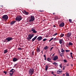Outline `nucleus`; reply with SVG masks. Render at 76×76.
Instances as JSON below:
<instances>
[{
    "label": "nucleus",
    "mask_w": 76,
    "mask_h": 76,
    "mask_svg": "<svg viewBox=\"0 0 76 76\" xmlns=\"http://www.w3.org/2000/svg\"><path fill=\"white\" fill-rule=\"evenodd\" d=\"M10 76H12V75H10Z\"/></svg>",
    "instance_id": "0e129e2a"
},
{
    "label": "nucleus",
    "mask_w": 76,
    "mask_h": 76,
    "mask_svg": "<svg viewBox=\"0 0 76 76\" xmlns=\"http://www.w3.org/2000/svg\"><path fill=\"white\" fill-rule=\"evenodd\" d=\"M58 56H55L53 58V60H54V61H55V60H57V59H58Z\"/></svg>",
    "instance_id": "f8f14e48"
},
{
    "label": "nucleus",
    "mask_w": 76,
    "mask_h": 76,
    "mask_svg": "<svg viewBox=\"0 0 76 76\" xmlns=\"http://www.w3.org/2000/svg\"><path fill=\"white\" fill-rule=\"evenodd\" d=\"M60 55V56H61V57H62V56H64V53H61Z\"/></svg>",
    "instance_id": "393cba45"
},
{
    "label": "nucleus",
    "mask_w": 76,
    "mask_h": 76,
    "mask_svg": "<svg viewBox=\"0 0 76 76\" xmlns=\"http://www.w3.org/2000/svg\"><path fill=\"white\" fill-rule=\"evenodd\" d=\"M71 66H73V65H71Z\"/></svg>",
    "instance_id": "bf43d9fd"
},
{
    "label": "nucleus",
    "mask_w": 76,
    "mask_h": 76,
    "mask_svg": "<svg viewBox=\"0 0 76 76\" xmlns=\"http://www.w3.org/2000/svg\"><path fill=\"white\" fill-rule=\"evenodd\" d=\"M16 64H15V65H14V67H15V66L16 67Z\"/></svg>",
    "instance_id": "09e8293b"
},
{
    "label": "nucleus",
    "mask_w": 76,
    "mask_h": 76,
    "mask_svg": "<svg viewBox=\"0 0 76 76\" xmlns=\"http://www.w3.org/2000/svg\"><path fill=\"white\" fill-rule=\"evenodd\" d=\"M53 64H54L55 65V66H58V64L57 63H56V62H54L53 63Z\"/></svg>",
    "instance_id": "412c9836"
},
{
    "label": "nucleus",
    "mask_w": 76,
    "mask_h": 76,
    "mask_svg": "<svg viewBox=\"0 0 76 76\" xmlns=\"http://www.w3.org/2000/svg\"><path fill=\"white\" fill-rule=\"evenodd\" d=\"M12 70H10V72H12Z\"/></svg>",
    "instance_id": "de8ad7c7"
},
{
    "label": "nucleus",
    "mask_w": 76,
    "mask_h": 76,
    "mask_svg": "<svg viewBox=\"0 0 76 76\" xmlns=\"http://www.w3.org/2000/svg\"><path fill=\"white\" fill-rule=\"evenodd\" d=\"M66 76H69V74L67 72H66Z\"/></svg>",
    "instance_id": "cd10ccee"
},
{
    "label": "nucleus",
    "mask_w": 76,
    "mask_h": 76,
    "mask_svg": "<svg viewBox=\"0 0 76 76\" xmlns=\"http://www.w3.org/2000/svg\"><path fill=\"white\" fill-rule=\"evenodd\" d=\"M37 51L38 53H39V52H40V49H39V48H37Z\"/></svg>",
    "instance_id": "6ab92c4d"
},
{
    "label": "nucleus",
    "mask_w": 76,
    "mask_h": 76,
    "mask_svg": "<svg viewBox=\"0 0 76 76\" xmlns=\"http://www.w3.org/2000/svg\"><path fill=\"white\" fill-rule=\"evenodd\" d=\"M51 73L52 74H53V75H54V72H52Z\"/></svg>",
    "instance_id": "79ce46f5"
},
{
    "label": "nucleus",
    "mask_w": 76,
    "mask_h": 76,
    "mask_svg": "<svg viewBox=\"0 0 76 76\" xmlns=\"http://www.w3.org/2000/svg\"><path fill=\"white\" fill-rule=\"evenodd\" d=\"M53 75H54V76H57L56 75H55V74H53Z\"/></svg>",
    "instance_id": "8fccbe9b"
},
{
    "label": "nucleus",
    "mask_w": 76,
    "mask_h": 76,
    "mask_svg": "<svg viewBox=\"0 0 76 76\" xmlns=\"http://www.w3.org/2000/svg\"><path fill=\"white\" fill-rule=\"evenodd\" d=\"M64 26V23L63 22H62L61 24H59L60 27H63Z\"/></svg>",
    "instance_id": "1a4fd4ad"
},
{
    "label": "nucleus",
    "mask_w": 76,
    "mask_h": 76,
    "mask_svg": "<svg viewBox=\"0 0 76 76\" xmlns=\"http://www.w3.org/2000/svg\"><path fill=\"white\" fill-rule=\"evenodd\" d=\"M59 66H60V67L61 68L62 67L61 66V64H60V65H59Z\"/></svg>",
    "instance_id": "e433bc0d"
},
{
    "label": "nucleus",
    "mask_w": 76,
    "mask_h": 76,
    "mask_svg": "<svg viewBox=\"0 0 76 76\" xmlns=\"http://www.w3.org/2000/svg\"><path fill=\"white\" fill-rule=\"evenodd\" d=\"M53 15L55 14V13H53Z\"/></svg>",
    "instance_id": "6e6d98bb"
},
{
    "label": "nucleus",
    "mask_w": 76,
    "mask_h": 76,
    "mask_svg": "<svg viewBox=\"0 0 76 76\" xmlns=\"http://www.w3.org/2000/svg\"><path fill=\"white\" fill-rule=\"evenodd\" d=\"M31 31L33 32V33H34V34L37 33V31H36V30H35L34 28H31Z\"/></svg>",
    "instance_id": "0eeeda50"
},
{
    "label": "nucleus",
    "mask_w": 76,
    "mask_h": 76,
    "mask_svg": "<svg viewBox=\"0 0 76 76\" xmlns=\"http://www.w3.org/2000/svg\"><path fill=\"white\" fill-rule=\"evenodd\" d=\"M47 60L48 61H49V62H50V63H52V61H51V58H48L47 59Z\"/></svg>",
    "instance_id": "ddd939ff"
},
{
    "label": "nucleus",
    "mask_w": 76,
    "mask_h": 76,
    "mask_svg": "<svg viewBox=\"0 0 76 76\" xmlns=\"http://www.w3.org/2000/svg\"><path fill=\"white\" fill-rule=\"evenodd\" d=\"M44 57H45V60H46V55L45 54L44 55Z\"/></svg>",
    "instance_id": "bb28decb"
},
{
    "label": "nucleus",
    "mask_w": 76,
    "mask_h": 76,
    "mask_svg": "<svg viewBox=\"0 0 76 76\" xmlns=\"http://www.w3.org/2000/svg\"><path fill=\"white\" fill-rule=\"evenodd\" d=\"M56 38H55L54 39H56Z\"/></svg>",
    "instance_id": "69168bd1"
},
{
    "label": "nucleus",
    "mask_w": 76,
    "mask_h": 76,
    "mask_svg": "<svg viewBox=\"0 0 76 76\" xmlns=\"http://www.w3.org/2000/svg\"><path fill=\"white\" fill-rule=\"evenodd\" d=\"M34 70L33 69H30L29 71V73L30 75H32L34 73Z\"/></svg>",
    "instance_id": "39448f33"
},
{
    "label": "nucleus",
    "mask_w": 76,
    "mask_h": 76,
    "mask_svg": "<svg viewBox=\"0 0 76 76\" xmlns=\"http://www.w3.org/2000/svg\"><path fill=\"white\" fill-rule=\"evenodd\" d=\"M13 39V38L12 37H8L4 41V42H9V41H12Z\"/></svg>",
    "instance_id": "f257e3e1"
},
{
    "label": "nucleus",
    "mask_w": 76,
    "mask_h": 76,
    "mask_svg": "<svg viewBox=\"0 0 76 76\" xmlns=\"http://www.w3.org/2000/svg\"><path fill=\"white\" fill-rule=\"evenodd\" d=\"M4 73H5V74H6V73H7V72L4 71Z\"/></svg>",
    "instance_id": "4c0bfd02"
},
{
    "label": "nucleus",
    "mask_w": 76,
    "mask_h": 76,
    "mask_svg": "<svg viewBox=\"0 0 76 76\" xmlns=\"http://www.w3.org/2000/svg\"><path fill=\"white\" fill-rule=\"evenodd\" d=\"M69 51H70V50H66V53H68V52H69Z\"/></svg>",
    "instance_id": "7c9ffc66"
},
{
    "label": "nucleus",
    "mask_w": 76,
    "mask_h": 76,
    "mask_svg": "<svg viewBox=\"0 0 76 76\" xmlns=\"http://www.w3.org/2000/svg\"><path fill=\"white\" fill-rule=\"evenodd\" d=\"M71 35L72 33H68L66 35V37H68V38H69V37L71 36Z\"/></svg>",
    "instance_id": "6e6552de"
},
{
    "label": "nucleus",
    "mask_w": 76,
    "mask_h": 76,
    "mask_svg": "<svg viewBox=\"0 0 76 76\" xmlns=\"http://www.w3.org/2000/svg\"><path fill=\"white\" fill-rule=\"evenodd\" d=\"M69 21L70 22V23H72V19H69Z\"/></svg>",
    "instance_id": "72a5a7b5"
},
{
    "label": "nucleus",
    "mask_w": 76,
    "mask_h": 76,
    "mask_svg": "<svg viewBox=\"0 0 76 76\" xmlns=\"http://www.w3.org/2000/svg\"><path fill=\"white\" fill-rule=\"evenodd\" d=\"M8 52V50L7 49L5 50H4V54H6Z\"/></svg>",
    "instance_id": "a211bd4d"
},
{
    "label": "nucleus",
    "mask_w": 76,
    "mask_h": 76,
    "mask_svg": "<svg viewBox=\"0 0 76 76\" xmlns=\"http://www.w3.org/2000/svg\"><path fill=\"white\" fill-rule=\"evenodd\" d=\"M71 57H72V58H73V56Z\"/></svg>",
    "instance_id": "680f3d73"
},
{
    "label": "nucleus",
    "mask_w": 76,
    "mask_h": 76,
    "mask_svg": "<svg viewBox=\"0 0 76 76\" xmlns=\"http://www.w3.org/2000/svg\"><path fill=\"white\" fill-rule=\"evenodd\" d=\"M47 39H43V41H46V40H47Z\"/></svg>",
    "instance_id": "2f4dec72"
},
{
    "label": "nucleus",
    "mask_w": 76,
    "mask_h": 76,
    "mask_svg": "<svg viewBox=\"0 0 76 76\" xmlns=\"http://www.w3.org/2000/svg\"><path fill=\"white\" fill-rule=\"evenodd\" d=\"M32 55H33V56H34V51H32Z\"/></svg>",
    "instance_id": "f704fd0d"
},
{
    "label": "nucleus",
    "mask_w": 76,
    "mask_h": 76,
    "mask_svg": "<svg viewBox=\"0 0 76 76\" xmlns=\"http://www.w3.org/2000/svg\"><path fill=\"white\" fill-rule=\"evenodd\" d=\"M14 70V69H11V70H12V71H13V70Z\"/></svg>",
    "instance_id": "3c124183"
},
{
    "label": "nucleus",
    "mask_w": 76,
    "mask_h": 76,
    "mask_svg": "<svg viewBox=\"0 0 76 76\" xmlns=\"http://www.w3.org/2000/svg\"><path fill=\"white\" fill-rule=\"evenodd\" d=\"M34 34H29L28 35V37L27 38V39H28V41H30L31 39H32V38L34 37Z\"/></svg>",
    "instance_id": "f03ea898"
},
{
    "label": "nucleus",
    "mask_w": 76,
    "mask_h": 76,
    "mask_svg": "<svg viewBox=\"0 0 76 76\" xmlns=\"http://www.w3.org/2000/svg\"><path fill=\"white\" fill-rule=\"evenodd\" d=\"M54 54H53V55L52 56H54Z\"/></svg>",
    "instance_id": "4d7b16f0"
},
{
    "label": "nucleus",
    "mask_w": 76,
    "mask_h": 76,
    "mask_svg": "<svg viewBox=\"0 0 76 76\" xmlns=\"http://www.w3.org/2000/svg\"><path fill=\"white\" fill-rule=\"evenodd\" d=\"M56 35H57V33H56L55 34H53V36H56Z\"/></svg>",
    "instance_id": "473e14b6"
},
{
    "label": "nucleus",
    "mask_w": 76,
    "mask_h": 76,
    "mask_svg": "<svg viewBox=\"0 0 76 76\" xmlns=\"http://www.w3.org/2000/svg\"><path fill=\"white\" fill-rule=\"evenodd\" d=\"M23 12H24V14H25V15H28L29 14V12H26V11H25V10Z\"/></svg>",
    "instance_id": "f3484780"
},
{
    "label": "nucleus",
    "mask_w": 76,
    "mask_h": 76,
    "mask_svg": "<svg viewBox=\"0 0 76 76\" xmlns=\"http://www.w3.org/2000/svg\"><path fill=\"white\" fill-rule=\"evenodd\" d=\"M73 43H72V42H69V45L72 46V45H73Z\"/></svg>",
    "instance_id": "4be33fe9"
},
{
    "label": "nucleus",
    "mask_w": 76,
    "mask_h": 76,
    "mask_svg": "<svg viewBox=\"0 0 76 76\" xmlns=\"http://www.w3.org/2000/svg\"><path fill=\"white\" fill-rule=\"evenodd\" d=\"M53 48H54V47H52L51 48V49H50V51L51 50H52L53 49Z\"/></svg>",
    "instance_id": "ea45409f"
},
{
    "label": "nucleus",
    "mask_w": 76,
    "mask_h": 76,
    "mask_svg": "<svg viewBox=\"0 0 76 76\" xmlns=\"http://www.w3.org/2000/svg\"><path fill=\"white\" fill-rule=\"evenodd\" d=\"M51 40H49V42H50V41H51Z\"/></svg>",
    "instance_id": "052dcab7"
},
{
    "label": "nucleus",
    "mask_w": 76,
    "mask_h": 76,
    "mask_svg": "<svg viewBox=\"0 0 76 76\" xmlns=\"http://www.w3.org/2000/svg\"><path fill=\"white\" fill-rule=\"evenodd\" d=\"M63 76H65V74H63Z\"/></svg>",
    "instance_id": "5fc2aeb1"
},
{
    "label": "nucleus",
    "mask_w": 76,
    "mask_h": 76,
    "mask_svg": "<svg viewBox=\"0 0 76 76\" xmlns=\"http://www.w3.org/2000/svg\"><path fill=\"white\" fill-rule=\"evenodd\" d=\"M53 39V38H51L50 40L51 41V40H52Z\"/></svg>",
    "instance_id": "37998d69"
},
{
    "label": "nucleus",
    "mask_w": 76,
    "mask_h": 76,
    "mask_svg": "<svg viewBox=\"0 0 76 76\" xmlns=\"http://www.w3.org/2000/svg\"><path fill=\"white\" fill-rule=\"evenodd\" d=\"M63 41V39H61V40H59V43L61 44H62V42Z\"/></svg>",
    "instance_id": "aec40b11"
},
{
    "label": "nucleus",
    "mask_w": 76,
    "mask_h": 76,
    "mask_svg": "<svg viewBox=\"0 0 76 76\" xmlns=\"http://www.w3.org/2000/svg\"><path fill=\"white\" fill-rule=\"evenodd\" d=\"M14 72H15L14 71H12V73H13V74Z\"/></svg>",
    "instance_id": "a18cd8bd"
},
{
    "label": "nucleus",
    "mask_w": 76,
    "mask_h": 76,
    "mask_svg": "<svg viewBox=\"0 0 76 76\" xmlns=\"http://www.w3.org/2000/svg\"><path fill=\"white\" fill-rule=\"evenodd\" d=\"M64 62H67V60H64Z\"/></svg>",
    "instance_id": "c9c22d12"
},
{
    "label": "nucleus",
    "mask_w": 76,
    "mask_h": 76,
    "mask_svg": "<svg viewBox=\"0 0 76 76\" xmlns=\"http://www.w3.org/2000/svg\"><path fill=\"white\" fill-rule=\"evenodd\" d=\"M15 20L17 22H19L22 20V17L20 15L17 16L15 18Z\"/></svg>",
    "instance_id": "7ed1b4c3"
},
{
    "label": "nucleus",
    "mask_w": 76,
    "mask_h": 76,
    "mask_svg": "<svg viewBox=\"0 0 76 76\" xmlns=\"http://www.w3.org/2000/svg\"><path fill=\"white\" fill-rule=\"evenodd\" d=\"M38 37V36H36L34 37L32 39V42H34L35 39H37V37Z\"/></svg>",
    "instance_id": "4468645a"
},
{
    "label": "nucleus",
    "mask_w": 76,
    "mask_h": 76,
    "mask_svg": "<svg viewBox=\"0 0 76 76\" xmlns=\"http://www.w3.org/2000/svg\"><path fill=\"white\" fill-rule=\"evenodd\" d=\"M65 69V66H64L63 67V70H64Z\"/></svg>",
    "instance_id": "58836bf2"
},
{
    "label": "nucleus",
    "mask_w": 76,
    "mask_h": 76,
    "mask_svg": "<svg viewBox=\"0 0 76 76\" xmlns=\"http://www.w3.org/2000/svg\"><path fill=\"white\" fill-rule=\"evenodd\" d=\"M29 1H31V0H29Z\"/></svg>",
    "instance_id": "13d9d810"
},
{
    "label": "nucleus",
    "mask_w": 76,
    "mask_h": 76,
    "mask_svg": "<svg viewBox=\"0 0 76 76\" xmlns=\"http://www.w3.org/2000/svg\"><path fill=\"white\" fill-rule=\"evenodd\" d=\"M16 22V21L15 20L12 21L10 23V25H13V24H14L15 23V22Z\"/></svg>",
    "instance_id": "2eb2a0df"
},
{
    "label": "nucleus",
    "mask_w": 76,
    "mask_h": 76,
    "mask_svg": "<svg viewBox=\"0 0 76 76\" xmlns=\"http://www.w3.org/2000/svg\"><path fill=\"white\" fill-rule=\"evenodd\" d=\"M10 75H13V73H10Z\"/></svg>",
    "instance_id": "a19ab883"
},
{
    "label": "nucleus",
    "mask_w": 76,
    "mask_h": 76,
    "mask_svg": "<svg viewBox=\"0 0 76 76\" xmlns=\"http://www.w3.org/2000/svg\"><path fill=\"white\" fill-rule=\"evenodd\" d=\"M35 20V17L34 16L31 15L30 17V19L29 20V22H32Z\"/></svg>",
    "instance_id": "423d86ee"
},
{
    "label": "nucleus",
    "mask_w": 76,
    "mask_h": 76,
    "mask_svg": "<svg viewBox=\"0 0 76 76\" xmlns=\"http://www.w3.org/2000/svg\"><path fill=\"white\" fill-rule=\"evenodd\" d=\"M67 66H68V65H67Z\"/></svg>",
    "instance_id": "338daca9"
},
{
    "label": "nucleus",
    "mask_w": 76,
    "mask_h": 76,
    "mask_svg": "<svg viewBox=\"0 0 76 76\" xmlns=\"http://www.w3.org/2000/svg\"><path fill=\"white\" fill-rule=\"evenodd\" d=\"M65 51L64 50H63V49L62 48L61 49V53H64Z\"/></svg>",
    "instance_id": "a878e982"
},
{
    "label": "nucleus",
    "mask_w": 76,
    "mask_h": 76,
    "mask_svg": "<svg viewBox=\"0 0 76 76\" xmlns=\"http://www.w3.org/2000/svg\"><path fill=\"white\" fill-rule=\"evenodd\" d=\"M18 50H22V48H18Z\"/></svg>",
    "instance_id": "c756f323"
},
{
    "label": "nucleus",
    "mask_w": 76,
    "mask_h": 76,
    "mask_svg": "<svg viewBox=\"0 0 76 76\" xmlns=\"http://www.w3.org/2000/svg\"><path fill=\"white\" fill-rule=\"evenodd\" d=\"M44 49L45 50H47V49H48V47L47 46H46L44 48Z\"/></svg>",
    "instance_id": "b1692460"
},
{
    "label": "nucleus",
    "mask_w": 76,
    "mask_h": 76,
    "mask_svg": "<svg viewBox=\"0 0 76 76\" xmlns=\"http://www.w3.org/2000/svg\"><path fill=\"white\" fill-rule=\"evenodd\" d=\"M8 18L7 15H4L2 17V20H7L8 19Z\"/></svg>",
    "instance_id": "20e7f679"
},
{
    "label": "nucleus",
    "mask_w": 76,
    "mask_h": 76,
    "mask_svg": "<svg viewBox=\"0 0 76 76\" xmlns=\"http://www.w3.org/2000/svg\"><path fill=\"white\" fill-rule=\"evenodd\" d=\"M72 54H73V53L72 52L70 53V55H72Z\"/></svg>",
    "instance_id": "c03bdc74"
},
{
    "label": "nucleus",
    "mask_w": 76,
    "mask_h": 76,
    "mask_svg": "<svg viewBox=\"0 0 76 76\" xmlns=\"http://www.w3.org/2000/svg\"><path fill=\"white\" fill-rule=\"evenodd\" d=\"M48 66L46 65L45 66V70L47 71V69H48Z\"/></svg>",
    "instance_id": "5701e85b"
},
{
    "label": "nucleus",
    "mask_w": 76,
    "mask_h": 76,
    "mask_svg": "<svg viewBox=\"0 0 76 76\" xmlns=\"http://www.w3.org/2000/svg\"><path fill=\"white\" fill-rule=\"evenodd\" d=\"M54 27H56V26L55 25L53 26Z\"/></svg>",
    "instance_id": "864d4df0"
},
{
    "label": "nucleus",
    "mask_w": 76,
    "mask_h": 76,
    "mask_svg": "<svg viewBox=\"0 0 76 76\" xmlns=\"http://www.w3.org/2000/svg\"><path fill=\"white\" fill-rule=\"evenodd\" d=\"M42 39V37L41 36H39L37 39H38V41H41Z\"/></svg>",
    "instance_id": "9b49d317"
},
{
    "label": "nucleus",
    "mask_w": 76,
    "mask_h": 76,
    "mask_svg": "<svg viewBox=\"0 0 76 76\" xmlns=\"http://www.w3.org/2000/svg\"><path fill=\"white\" fill-rule=\"evenodd\" d=\"M18 60V59L16 58H14L13 59L12 61L13 62H15Z\"/></svg>",
    "instance_id": "9d476101"
},
{
    "label": "nucleus",
    "mask_w": 76,
    "mask_h": 76,
    "mask_svg": "<svg viewBox=\"0 0 76 76\" xmlns=\"http://www.w3.org/2000/svg\"><path fill=\"white\" fill-rule=\"evenodd\" d=\"M42 54H43V53H42Z\"/></svg>",
    "instance_id": "e2e57ef3"
},
{
    "label": "nucleus",
    "mask_w": 76,
    "mask_h": 76,
    "mask_svg": "<svg viewBox=\"0 0 76 76\" xmlns=\"http://www.w3.org/2000/svg\"><path fill=\"white\" fill-rule=\"evenodd\" d=\"M63 36H64V34H61V37H63Z\"/></svg>",
    "instance_id": "c85d7f7f"
},
{
    "label": "nucleus",
    "mask_w": 76,
    "mask_h": 76,
    "mask_svg": "<svg viewBox=\"0 0 76 76\" xmlns=\"http://www.w3.org/2000/svg\"><path fill=\"white\" fill-rule=\"evenodd\" d=\"M61 72H62V71L61 70V71L60 70H58L57 71V74H60V73H61Z\"/></svg>",
    "instance_id": "dca6fc26"
},
{
    "label": "nucleus",
    "mask_w": 76,
    "mask_h": 76,
    "mask_svg": "<svg viewBox=\"0 0 76 76\" xmlns=\"http://www.w3.org/2000/svg\"><path fill=\"white\" fill-rule=\"evenodd\" d=\"M39 11L41 12H43V11L40 10Z\"/></svg>",
    "instance_id": "49530a36"
},
{
    "label": "nucleus",
    "mask_w": 76,
    "mask_h": 76,
    "mask_svg": "<svg viewBox=\"0 0 76 76\" xmlns=\"http://www.w3.org/2000/svg\"><path fill=\"white\" fill-rule=\"evenodd\" d=\"M72 56L73 55H71V57L73 56Z\"/></svg>",
    "instance_id": "603ef678"
}]
</instances>
